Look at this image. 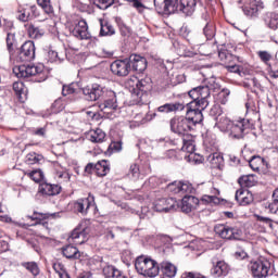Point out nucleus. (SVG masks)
<instances>
[{
    "instance_id": "nucleus-1",
    "label": "nucleus",
    "mask_w": 278,
    "mask_h": 278,
    "mask_svg": "<svg viewBox=\"0 0 278 278\" xmlns=\"http://www.w3.org/2000/svg\"><path fill=\"white\" fill-rule=\"evenodd\" d=\"M218 85L199 86L189 91V97L193 99L187 104V112H203L210 105V94L216 90Z\"/></svg>"
},
{
    "instance_id": "nucleus-2",
    "label": "nucleus",
    "mask_w": 278,
    "mask_h": 278,
    "mask_svg": "<svg viewBox=\"0 0 278 278\" xmlns=\"http://www.w3.org/2000/svg\"><path fill=\"white\" fill-rule=\"evenodd\" d=\"M128 84L132 87L130 94L131 105H142V103H144L143 98L147 97L148 92L153 90V81L151 80V77L146 76L141 79L134 77L129 79Z\"/></svg>"
},
{
    "instance_id": "nucleus-3",
    "label": "nucleus",
    "mask_w": 278,
    "mask_h": 278,
    "mask_svg": "<svg viewBox=\"0 0 278 278\" xmlns=\"http://www.w3.org/2000/svg\"><path fill=\"white\" fill-rule=\"evenodd\" d=\"M13 73L16 77H35V81L38 84L47 80V73L45 72V65H20L13 67Z\"/></svg>"
},
{
    "instance_id": "nucleus-4",
    "label": "nucleus",
    "mask_w": 278,
    "mask_h": 278,
    "mask_svg": "<svg viewBox=\"0 0 278 278\" xmlns=\"http://www.w3.org/2000/svg\"><path fill=\"white\" fill-rule=\"evenodd\" d=\"M135 268L143 277L153 278L160 275V265L151 257L138 256L135 261Z\"/></svg>"
},
{
    "instance_id": "nucleus-5",
    "label": "nucleus",
    "mask_w": 278,
    "mask_h": 278,
    "mask_svg": "<svg viewBox=\"0 0 278 278\" xmlns=\"http://www.w3.org/2000/svg\"><path fill=\"white\" fill-rule=\"evenodd\" d=\"M103 102L99 104V109L103 114H112L116 110L121 109V102H118V96L113 90L106 91L105 96L102 98Z\"/></svg>"
},
{
    "instance_id": "nucleus-6",
    "label": "nucleus",
    "mask_w": 278,
    "mask_h": 278,
    "mask_svg": "<svg viewBox=\"0 0 278 278\" xmlns=\"http://www.w3.org/2000/svg\"><path fill=\"white\" fill-rule=\"evenodd\" d=\"M241 10L247 18H257L260 12L264 10L262 0H240Z\"/></svg>"
},
{
    "instance_id": "nucleus-7",
    "label": "nucleus",
    "mask_w": 278,
    "mask_h": 278,
    "mask_svg": "<svg viewBox=\"0 0 278 278\" xmlns=\"http://www.w3.org/2000/svg\"><path fill=\"white\" fill-rule=\"evenodd\" d=\"M249 270L255 278H266L268 273H270V261L268 260H257L252 261L248 265Z\"/></svg>"
},
{
    "instance_id": "nucleus-8",
    "label": "nucleus",
    "mask_w": 278,
    "mask_h": 278,
    "mask_svg": "<svg viewBox=\"0 0 278 278\" xmlns=\"http://www.w3.org/2000/svg\"><path fill=\"white\" fill-rule=\"evenodd\" d=\"M215 233L224 240H239L242 236V230L238 227H231L225 224H217L214 228Z\"/></svg>"
},
{
    "instance_id": "nucleus-9",
    "label": "nucleus",
    "mask_w": 278,
    "mask_h": 278,
    "mask_svg": "<svg viewBox=\"0 0 278 278\" xmlns=\"http://www.w3.org/2000/svg\"><path fill=\"white\" fill-rule=\"evenodd\" d=\"M170 129L174 134L178 136H187L188 131H192V126L190 125V121L187 117L178 116L174 117L169 122Z\"/></svg>"
},
{
    "instance_id": "nucleus-10",
    "label": "nucleus",
    "mask_w": 278,
    "mask_h": 278,
    "mask_svg": "<svg viewBox=\"0 0 278 278\" xmlns=\"http://www.w3.org/2000/svg\"><path fill=\"white\" fill-rule=\"evenodd\" d=\"M94 195L90 194L87 198H80L73 202V210L75 214L86 216L91 207H94Z\"/></svg>"
},
{
    "instance_id": "nucleus-11",
    "label": "nucleus",
    "mask_w": 278,
    "mask_h": 278,
    "mask_svg": "<svg viewBox=\"0 0 278 278\" xmlns=\"http://www.w3.org/2000/svg\"><path fill=\"white\" fill-rule=\"evenodd\" d=\"M109 90L99 84H93L91 87L84 88L83 93L87 101H99V99L104 98Z\"/></svg>"
},
{
    "instance_id": "nucleus-12",
    "label": "nucleus",
    "mask_w": 278,
    "mask_h": 278,
    "mask_svg": "<svg viewBox=\"0 0 278 278\" xmlns=\"http://www.w3.org/2000/svg\"><path fill=\"white\" fill-rule=\"evenodd\" d=\"M85 173H88L89 175H97L98 177H105L108 173H110V164H108V161L102 160L98 163H89L85 167Z\"/></svg>"
},
{
    "instance_id": "nucleus-13",
    "label": "nucleus",
    "mask_w": 278,
    "mask_h": 278,
    "mask_svg": "<svg viewBox=\"0 0 278 278\" xmlns=\"http://www.w3.org/2000/svg\"><path fill=\"white\" fill-rule=\"evenodd\" d=\"M17 58L21 62H31L36 58V45L34 41H25L20 48Z\"/></svg>"
},
{
    "instance_id": "nucleus-14",
    "label": "nucleus",
    "mask_w": 278,
    "mask_h": 278,
    "mask_svg": "<svg viewBox=\"0 0 278 278\" xmlns=\"http://www.w3.org/2000/svg\"><path fill=\"white\" fill-rule=\"evenodd\" d=\"M177 207H179V204L174 198H162L154 202L155 212H175Z\"/></svg>"
},
{
    "instance_id": "nucleus-15",
    "label": "nucleus",
    "mask_w": 278,
    "mask_h": 278,
    "mask_svg": "<svg viewBox=\"0 0 278 278\" xmlns=\"http://www.w3.org/2000/svg\"><path fill=\"white\" fill-rule=\"evenodd\" d=\"M131 71V65H129V59L116 60L111 64V72L117 77H127Z\"/></svg>"
},
{
    "instance_id": "nucleus-16",
    "label": "nucleus",
    "mask_w": 278,
    "mask_h": 278,
    "mask_svg": "<svg viewBox=\"0 0 278 278\" xmlns=\"http://www.w3.org/2000/svg\"><path fill=\"white\" fill-rule=\"evenodd\" d=\"M61 192H62V187L60 185L42 182L39 185L36 199H40L41 197H55Z\"/></svg>"
},
{
    "instance_id": "nucleus-17",
    "label": "nucleus",
    "mask_w": 278,
    "mask_h": 278,
    "mask_svg": "<svg viewBox=\"0 0 278 278\" xmlns=\"http://www.w3.org/2000/svg\"><path fill=\"white\" fill-rule=\"evenodd\" d=\"M200 25L203 27V34L206 40H212L216 36V26L212 22V17L207 13L202 14L200 20Z\"/></svg>"
},
{
    "instance_id": "nucleus-18",
    "label": "nucleus",
    "mask_w": 278,
    "mask_h": 278,
    "mask_svg": "<svg viewBox=\"0 0 278 278\" xmlns=\"http://www.w3.org/2000/svg\"><path fill=\"white\" fill-rule=\"evenodd\" d=\"M72 36L78 38V40H90L92 36L88 31V23L85 20L79 21L75 27L71 29Z\"/></svg>"
},
{
    "instance_id": "nucleus-19",
    "label": "nucleus",
    "mask_w": 278,
    "mask_h": 278,
    "mask_svg": "<svg viewBox=\"0 0 278 278\" xmlns=\"http://www.w3.org/2000/svg\"><path fill=\"white\" fill-rule=\"evenodd\" d=\"M175 10H179L185 16H192L197 11V0H177Z\"/></svg>"
},
{
    "instance_id": "nucleus-20",
    "label": "nucleus",
    "mask_w": 278,
    "mask_h": 278,
    "mask_svg": "<svg viewBox=\"0 0 278 278\" xmlns=\"http://www.w3.org/2000/svg\"><path fill=\"white\" fill-rule=\"evenodd\" d=\"M128 64L130 70L132 68V71H136L137 73H144V71H147V58L140 54H130Z\"/></svg>"
},
{
    "instance_id": "nucleus-21",
    "label": "nucleus",
    "mask_w": 278,
    "mask_h": 278,
    "mask_svg": "<svg viewBox=\"0 0 278 278\" xmlns=\"http://www.w3.org/2000/svg\"><path fill=\"white\" fill-rule=\"evenodd\" d=\"M213 267L211 268L212 277H225L229 274V265L225 261L212 260Z\"/></svg>"
},
{
    "instance_id": "nucleus-22",
    "label": "nucleus",
    "mask_w": 278,
    "mask_h": 278,
    "mask_svg": "<svg viewBox=\"0 0 278 278\" xmlns=\"http://www.w3.org/2000/svg\"><path fill=\"white\" fill-rule=\"evenodd\" d=\"M88 233L89 229L87 227L78 226L72 231L70 240H72L74 244H84L88 242Z\"/></svg>"
},
{
    "instance_id": "nucleus-23",
    "label": "nucleus",
    "mask_w": 278,
    "mask_h": 278,
    "mask_svg": "<svg viewBox=\"0 0 278 278\" xmlns=\"http://www.w3.org/2000/svg\"><path fill=\"white\" fill-rule=\"evenodd\" d=\"M247 127H249V125L245 124L244 119L232 122L228 134L231 138L240 140V138H244V129H247Z\"/></svg>"
},
{
    "instance_id": "nucleus-24",
    "label": "nucleus",
    "mask_w": 278,
    "mask_h": 278,
    "mask_svg": "<svg viewBox=\"0 0 278 278\" xmlns=\"http://www.w3.org/2000/svg\"><path fill=\"white\" fill-rule=\"evenodd\" d=\"M235 199L239 205L247 206L253 203V193L249 189H238L235 194Z\"/></svg>"
},
{
    "instance_id": "nucleus-25",
    "label": "nucleus",
    "mask_w": 278,
    "mask_h": 278,
    "mask_svg": "<svg viewBox=\"0 0 278 278\" xmlns=\"http://www.w3.org/2000/svg\"><path fill=\"white\" fill-rule=\"evenodd\" d=\"M199 205V199L194 195H185L181 200L180 210L185 214H190L193 210H197Z\"/></svg>"
},
{
    "instance_id": "nucleus-26",
    "label": "nucleus",
    "mask_w": 278,
    "mask_h": 278,
    "mask_svg": "<svg viewBox=\"0 0 278 278\" xmlns=\"http://www.w3.org/2000/svg\"><path fill=\"white\" fill-rule=\"evenodd\" d=\"M36 12H38V8H36V5L29 7L28 9H18L16 18L22 23H27L28 21H31L34 16H36Z\"/></svg>"
},
{
    "instance_id": "nucleus-27",
    "label": "nucleus",
    "mask_w": 278,
    "mask_h": 278,
    "mask_svg": "<svg viewBox=\"0 0 278 278\" xmlns=\"http://www.w3.org/2000/svg\"><path fill=\"white\" fill-rule=\"evenodd\" d=\"M186 110V105L181 102L175 103H165L157 108V112L162 114H170V112H184Z\"/></svg>"
},
{
    "instance_id": "nucleus-28",
    "label": "nucleus",
    "mask_w": 278,
    "mask_h": 278,
    "mask_svg": "<svg viewBox=\"0 0 278 278\" xmlns=\"http://www.w3.org/2000/svg\"><path fill=\"white\" fill-rule=\"evenodd\" d=\"M181 147L180 150L181 151H186L187 153H190L189 157H194V150H195V146H194V139H192V137L185 135V137H182L179 140Z\"/></svg>"
},
{
    "instance_id": "nucleus-29",
    "label": "nucleus",
    "mask_w": 278,
    "mask_h": 278,
    "mask_svg": "<svg viewBox=\"0 0 278 278\" xmlns=\"http://www.w3.org/2000/svg\"><path fill=\"white\" fill-rule=\"evenodd\" d=\"M159 268L162 277L173 278L177 275V266L170 262H162Z\"/></svg>"
},
{
    "instance_id": "nucleus-30",
    "label": "nucleus",
    "mask_w": 278,
    "mask_h": 278,
    "mask_svg": "<svg viewBox=\"0 0 278 278\" xmlns=\"http://www.w3.org/2000/svg\"><path fill=\"white\" fill-rule=\"evenodd\" d=\"M102 273L105 278H127V276L114 265L104 266Z\"/></svg>"
},
{
    "instance_id": "nucleus-31",
    "label": "nucleus",
    "mask_w": 278,
    "mask_h": 278,
    "mask_svg": "<svg viewBox=\"0 0 278 278\" xmlns=\"http://www.w3.org/2000/svg\"><path fill=\"white\" fill-rule=\"evenodd\" d=\"M62 254L66 260H79L81 257V252L72 244L63 247Z\"/></svg>"
},
{
    "instance_id": "nucleus-32",
    "label": "nucleus",
    "mask_w": 278,
    "mask_h": 278,
    "mask_svg": "<svg viewBox=\"0 0 278 278\" xmlns=\"http://www.w3.org/2000/svg\"><path fill=\"white\" fill-rule=\"evenodd\" d=\"M178 0H154L156 10H164V12H175V5Z\"/></svg>"
},
{
    "instance_id": "nucleus-33",
    "label": "nucleus",
    "mask_w": 278,
    "mask_h": 278,
    "mask_svg": "<svg viewBox=\"0 0 278 278\" xmlns=\"http://www.w3.org/2000/svg\"><path fill=\"white\" fill-rule=\"evenodd\" d=\"M187 121L190 122L191 128L194 125L203 123V111H187Z\"/></svg>"
},
{
    "instance_id": "nucleus-34",
    "label": "nucleus",
    "mask_w": 278,
    "mask_h": 278,
    "mask_svg": "<svg viewBox=\"0 0 278 278\" xmlns=\"http://www.w3.org/2000/svg\"><path fill=\"white\" fill-rule=\"evenodd\" d=\"M25 27L27 29L29 38L38 40V38H42L45 36V30L34 24H27L25 25Z\"/></svg>"
},
{
    "instance_id": "nucleus-35",
    "label": "nucleus",
    "mask_w": 278,
    "mask_h": 278,
    "mask_svg": "<svg viewBox=\"0 0 278 278\" xmlns=\"http://www.w3.org/2000/svg\"><path fill=\"white\" fill-rule=\"evenodd\" d=\"M116 30L110 22L105 20H100V36H114Z\"/></svg>"
},
{
    "instance_id": "nucleus-36",
    "label": "nucleus",
    "mask_w": 278,
    "mask_h": 278,
    "mask_svg": "<svg viewBox=\"0 0 278 278\" xmlns=\"http://www.w3.org/2000/svg\"><path fill=\"white\" fill-rule=\"evenodd\" d=\"M89 140L90 142H96V143L105 142V132L101 128L91 130L89 132Z\"/></svg>"
},
{
    "instance_id": "nucleus-37",
    "label": "nucleus",
    "mask_w": 278,
    "mask_h": 278,
    "mask_svg": "<svg viewBox=\"0 0 278 278\" xmlns=\"http://www.w3.org/2000/svg\"><path fill=\"white\" fill-rule=\"evenodd\" d=\"M22 267L25 268L30 275H33L34 278L38 277L40 275V266H38V263L36 262H23Z\"/></svg>"
},
{
    "instance_id": "nucleus-38",
    "label": "nucleus",
    "mask_w": 278,
    "mask_h": 278,
    "mask_svg": "<svg viewBox=\"0 0 278 278\" xmlns=\"http://www.w3.org/2000/svg\"><path fill=\"white\" fill-rule=\"evenodd\" d=\"M232 124L233 122H231L225 115H223L222 117H219L218 121H216V126L218 127V129H220V131H224L226 134H229V129H231Z\"/></svg>"
},
{
    "instance_id": "nucleus-39",
    "label": "nucleus",
    "mask_w": 278,
    "mask_h": 278,
    "mask_svg": "<svg viewBox=\"0 0 278 278\" xmlns=\"http://www.w3.org/2000/svg\"><path fill=\"white\" fill-rule=\"evenodd\" d=\"M26 177H29L35 184H40L41 179H45V174L40 169H34L31 172L27 170L24 173Z\"/></svg>"
},
{
    "instance_id": "nucleus-40",
    "label": "nucleus",
    "mask_w": 278,
    "mask_h": 278,
    "mask_svg": "<svg viewBox=\"0 0 278 278\" xmlns=\"http://www.w3.org/2000/svg\"><path fill=\"white\" fill-rule=\"evenodd\" d=\"M265 23L269 29H278V13H269L265 18Z\"/></svg>"
},
{
    "instance_id": "nucleus-41",
    "label": "nucleus",
    "mask_w": 278,
    "mask_h": 278,
    "mask_svg": "<svg viewBox=\"0 0 278 278\" xmlns=\"http://www.w3.org/2000/svg\"><path fill=\"white\" fill-rule=\"evenodd\" d=\"M37 3L46 14L53 16L54 10L51 0H37Z\"/></svg>"
},
{
    "instance_id": "nucleus-42",
    "label": "nucleus",
    "mask_w": 278,
    "mask_h": 278,
    "mask_svg": "<svg viewBox=\"0 0 278 278\" xmlns=\"http://www.w3.org/2000/svg\"><path fill=\"white\" fill-rule=\"evenodd\" d=\"M127 176L129 179H132V181H138V179H140V166H138L136 163L131 164Z\"/></svg>"
},
{
    "instance_id": "nucleus-43",
    "label": "nucleus",
    "mask_w": 278,
    "mask_h": 278,
    "mask_svg": "<svg viewBox=\"0 0 278 278\" xmlns=\"http://www.w3.org/2000/svg\"><path fill=\"white\" fill-rule=\"evenodd\" d=\"M273 201L268 204L270 214H278V188L274 190L271 195Z\"/></svg>"
},
{
    "instance_id": "nucleus-44",
    "label": "nucleus",
    "mask_w": 278,
    "mask_h": 278,
    "mask_svg": "<svg viewBox=\"0 0 278 278\" xmlns=\"http://www.w3.org/2000/svg\"><path fill=\"white\" fill-rule=\"evenodd\" d=\"M252 170H260L264 166V159L262 156H252L249 161Z\"/></svg>"
},
{
    "instance_id": "nucleus-45",
    "label": "nucleus",
    "mask_w": 278,
    "mask_h": 278,
    "mask_svg": "<svg viewBox=\"0 0 278 278\" xmlns=\"http://www.w3.org/2000/svg\"><path fill=\"white\" fill-rule=\"evenodd\" d=\"M26 218H29L30 220H35V224L33 225H40L42 220H47V218H49V214L34 212L31 216L28 215L26 216Z\"/></svg>"
},
{
    "instance_id": "nucleus-46",
    "label": "nucleus",
    "mask_w": 278,
    "mask_h": 278,
    "mask_svg": "<svg viewBox=\"0 0 278 278\" xmlns=\"http://www.w3.org/2000/svg\"><path fill=\"white\" fill-rule=\"evenodd\" d=\"M93 5L99 8V10H108L114 5V0H92Z\"/></svg>"
},
{
    "instance_id": "nucleus-47",
    "label": "nucleus",
    "mask_w": 278,
    "mask_h": 278,
    "mask_svg": "<svg viewBox=\"0 0 278 278\" xmlns=\"http://www.w3.org/2000/svg\"><path fill=\"white\" fill-rule=\"evenodd\" d=\"M207 162H210L213 166H220V164H223V155L214 152L207 156Z\"/></svg>"
},
{
    "instance_id": "nucleus-48",
    "label": "nucleus",
    "mask_w": 278,
    "mask_h": 278,
    "mask_svg": "<svg viewBox=\"0 0 278 278\" xmlns=\"http://www.w3.org/2000/svg\"><path fill=\"white\" fill-rule=\"evenodd\" d=\"M219 59L222 62H224V64H231V62H233L235 60H238L237 56H233L232 54L227 53V51H223L220 50L218 52Z\"/></svg>"
},
{
    "instance_id": "nucleus-49",
    "label": "nucleus",
    "mask_w": 278,
    "mask_h": 278,
    "mask_svg": "<svg viewBox=\"0 0 278 278\" xmlns=\"http://www.w3.org/2000/svg\"><path fill=\"white\" fill-rule=\"evenodd\" d=\"M14 45H16V36L14 33H8L7 34V49L9 53H12L14 51Z\"/></svg>"
},
{
    "instance_id": "nucleus-50",
    "label": "nucleus",
    "mask_w": 278,
    "mask_h": 278,
    "mask_svg": "<svg viewBox=\"0 0 278 278\" xmlns=\"http://www.w3.org/2000/svg\"><path fill=\"white\" fill-rule=\"evenodd\" d=\"M210 116L215 117V121H218L223 116V108L219 104H214L210 110Z\"/></svg>"
},
{
    "instance_id": "nucleus-51",
    "label": "nucleus",
    "mask_w": 278,
    "mask_h": 278,
    "mask_svg": "<svg viewBox=\"0 0 278 278\" xmlns=\"http://www.w3.org/2000/svg\"><path fill=\"white\" fill-rule=\"evenodd\" d=\"M75 92H77V85L75 83L63 86V89H62L63 97H67V94H75Z\"/></svg>"
},
{
    "instance_id": "nucleus-52",
    "label": "nucleus",
    "mask_w": 278,
    "mask_h": 278,
    "mask_svg": "<svg viewBox=\"0 0 278 278\" xmlns=\"http://www.w3.org/2000/svg\"><path fill=\"white\" fill-rule=\"evenodd\" d=\"M52 112L53 114H59V112H62V110H64L65 104H64V100H62L61 98L56 99L52 105Z\"/></svg>"
},
{
    "instance_id": "nucleus-53",
    "label": "nucleus",
    "mask_w": 278,
    "mask_h": 278,
    "mask_svg": "<svg viewBox=\"0 0 278 278\" xmlns=\"http://www.w3.org/2000/svg\"><path fill=\"white\" fill-rule=\"evenodd\" d=\"M230 94H231V91L227 88H224L220 90V92L218 93V97H219V101H220L222 105H225L227 103V101H229Z\"/></svg>"
},
{
    "instance_id": "nucleus-54",
    "label": "nucleus",
    "mask_w": 278,
    "mask_h": 278,
    "mask_svg": "<svg viewBox=\"0 0 278 278\" xmlns=\"http://www.w3.org/2000/svg\"><path fill=\"white\" fill-rule=\"evenodd\" d=\"M176 192H179V194H186L187 192H192V187L190 186V184H184L179 181Z\"/></svg>"
},
{
    "instance_id": "nucleus-55",
    "label": "nucleus",
    "mask_w": 278,
    "mask_h": 278,
    "mask_svg": "<svg viewBox=\"0 0 278 278\" xmlns=\"http://www.w3.org/2000/svg\"><path fill=\"white\" fill-rule=\"evenodd\" d=\"M257 55L260 60L264 62V64H268V62L273 59V54H270L268 51L261 50L257 52Z\"/></svg>"
},
{
    "instance_id": "nucleus-56",
    "label": "nucleus",
    "mask_w": 278,
    "mask_h": 278,
    "mask_svg": "<svg viewBox=\"0 0 278 278\" xmlns=\"http://www.w3.org/2000/svg\"><path fill=\"white\" fill-rule=\"evenodd\" d=\"M42 160V155L37 154L36 152L27 154V161L29 164H38Z\"/></svg>"
},
{
    "instance_id": "nucleus-57",
    "label": "nucleus",
    "mask_w": 278,
    "mask_h": 278,
    "mask_svg": "<svg viewBox=\"0 0 278 278\" xmlns=\"http://www.w3.org/2000/svg\"><path fill=\"white\" fill-rule=\"evenodd\" d=\"M48 62H62L60 54L53 50L48 51Z\"/></svg>"
},
{
    "instance_id": "nucleus-58",
    "label": "nucleus",
    "mask_w": 278,
    "mask_h": 278,
    "mask_svg": "<svg viewBox=\"0 0 278 278\" xmlns=\"http://www.w3.org/2000/svg\"><path fill=\"white\" fill-rule=\"evenodd\" d=\"M256 220H258V223H264V225H268L269 229H274L273 219H270L269 217L256 215Z\"/></svg>"
},
{
    "instance_id": "nucleus-59",
    "label": "nucleus",
    "mask_w": 278,
    "mask_h": 278,
    "mask_svg": "<svg viewBox=\"0 0 278 278\" xmlns=\"http://www.w3.org/2000/svg\"><path fill=\"white\" fill-rule=\"evenodd\" d=\"M53 270L59 275V277L66 273V268H64V264L62 263H54Z\"/></svg>"
},
{
    "instance_id": "nucleus-60",
    "label": "nucleus",
    "mask_w": 278,
    "mask_h": 278,
    "mask_svg": "<svg viewBox=\"0 0 278 278\" xmlns=\"http://www.w3.org/2000/svg\"><path fill=\"white\" fill-rule=\"evenodd\" d=\"M109 149H111V151H114L115 153H118V151H123V142L114 141L109 146Z\"/></svg>"
},
{
    "instance_id": "nucleus-61",
    "label": "nucleus",
    "mask_w": 278,
    "mask_h": 278,
    "mask_svg": "<svg viewBox=\"0 0 278 278\" xmlns=\"http://www.w3.org/2000/svg\"><path fill=\"white\" fill-rule=\"evenodd\" d=\"M235 257L236 260H247V257H249V254L243 249H238L235 252Z\"/></svg>"
},
{
    "instance_id": "nucleus-62",
    "label": "nucleus",
    "mask_w": 278,
    "mask_h": 278,
    "mask_svg": "<svg viewBox=\"0 0 278 278\" xmlns=\"http://www.w3.org/2000/svg\"><path fill=\"white\" fill-rule=\"evenodd\" d=\"M226 68L229 71V73H238L240 74V66L236 64L226 63Z\"/></svg>"
},
{
    "instance_id": "nucleus-63",
    "label": "nucleus",
    "mask_w": 278,
    "mask_h": 278,
    "mask_svg": "<svg viewBox=\"0 0 278 278\" xmlns=\"http://www.w3.org/2000/svg\"><path fill=\"white\" fill-rule=\"evenodd\" d=\"M202 201H205V203H218V197H216V195H203Z\"/></svg>"
},
{
    "instance_id": "nucleus-64",
    "label": "nucleus",
    "mask_w": 278,
    "mask_h": 278,
    "mask_svg": "<svg viewBox=\"0 0 278 278\" xmlns=\"http://www.w3.org/2000/svg\"><path fill=\"white\" fill-rule=\"evenodd\" d=\"M181 278H203V277H201V275L194 274V273H185L181 275Z\"/></svg>"
}]
</instances>
